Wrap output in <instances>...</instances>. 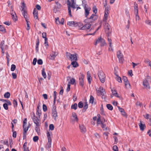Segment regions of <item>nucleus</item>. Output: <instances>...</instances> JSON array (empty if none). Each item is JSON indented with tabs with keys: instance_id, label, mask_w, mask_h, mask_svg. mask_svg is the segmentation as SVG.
Masks as SVG:
<instances>
[{
	"instance_id": "obj_27",
	"label": "nucleus",
	"mask_w": 151,
	"mask_h": 151,
	"mask_svg": "<svg viewBox=\"0 0 151 151\" xmlns=\"http://www.w3.org/2000/svg\"><path fill=\"white\" fill-rule=\"evenodd\" d=\"M106 12H105L104 17L103 19V21L104 22H106L108 17V14Z\"/></svg>"
},
{
	"instance_id": "obj_51",
	"label": "nucleus",
	"mask_w": 151,
	"mask_h": 151,
	"mask_svg": "<svg viewBox=\"0 0 151 151\" xmlns=\"http://www.w3.org/2000/svg\"><path fill=\"white\" fill-rule=\"evenodd\" d=\"M105 44H106L105 40L104 39H103V40H102V41L101 42L100 45L102 47L104 46Z\"/></svg>"
},
{
	"instance_id": "obj_36",
	"label": "nucleus",
	"mask_w": 151,
	"mask_h": 151,
	"mask_svg": "<svg viewBox=\"0 0 151 151\" xmlns=\"http://www.w3.org/2000/svg\"><path fill=\"white\" fill-rule=\"evenodd\" d=\"M45 42L44 44L45 45V46H46V47L47 48V46H48V39L47 38L45 39Z\"/></svg>"
},
{
	"instance_id": "obj_63",
	"label": "nucleus",
	"mask_w": 151,
	"mask_h": 151,
	"mask_svg": "<svg viewBox=\"0 0 151 151\" xmlns=\"http://www.w3.org/2000/svg\"><path fill=\"white\" fill-rule=\"evenodd\" d=\"M4 44V40L1 41L0 45V48L4 47L3 46Z\"/></svg>"
},
{
	"instance_id": "obj_40",
	"label": "nucleus",
	"mask_w": 151,
	"mask_h": 151,
	"mask_svg": "<svg viewBox=\"0 0 151 151\" xmlns=\"http://www.w3.org/2000/svg\"><path fill=\"white\" fill-rule=\"evenodd\" d=\"M93 10L94 13H95L94 14H96L97 13V9L96 7V6H93Z\"/></svg>"
},
{
	"instance_id": "obj_26",
	"label": "nucleus",
	"mask_w": 151,
	"mask_h": 151,
	"mask_svg": "<svg viewBox=\"0 0 151 151\" xmlns=\"http://www.w3.org/2000/svg\"><path fill=\"white\" fill-rule=\"evenodd\" d=\"M35 129L36 131L37 132L38 134L40 132V124L38 125L37 124H36V125Z\"/></svg>"
},
{
	"instance_id": "obj_2",
	"label": "nucleus",
	"mask_w": 151,
	"mask_h": 151,
	"mask_svg": "<svg viewBox=\"0 0 151 151\" xmlns=\"http://www.w3.org/2000/svg\"><path fill=\"white\" fill-rule=\"evenodd\" d=\"M71 1L72 2V4H71V2L69 0H68L67 4L69 6L68 7L69 14L70 17H72L71 10L70 7V6L73 9H75V3L74 2V0H71Z\"/></svg>"
},
{
	"instance_id": "obj_8",
	"label": "nucleus",
	"mask_w": 151,
	"mask_h": 151,
	"mask_svg": "<svg viewBox=\"0 0 151 151\" xmlns=\"http://www.w3.org/2000/svg\"><path fill=\"white\" fill-rule=\"evenodd\" d=\"M106 27L105 28V31L106 33L108 34V37L110 35L111 32V29H110V25L108 23H107L106 24Z\"/></svg>"
},
{
	"instance_id": "obj_6",
	"label": "nucleus",
	"mask_w": 151,
	"mask_h": 151,
	"mask_svg": "<svg viewBox=\"0 0 151 151\" xmlns=\"http://www.w3.org/2000/svg\"><path fill=\"white\" fill-rule=\"evenodd\" d=\"M99 89V90L96 89L97 95L98 96H104L105 93V90L101 86L100 87Z\"/></svg>"
},
{
	"instance_id": "obj_58",
	"label": "nucleus",
	"mask_w": 151,
	"mask_h": 151,
	"mask_svg": "<svg viewBox=\"0 0 151 151\" xmlns=\"http://www.w3.org/2000/svg\"><path fill=\"white\" fill-rule=\"evenodd\" d=\"M13 132V137L14 138H16L17 137V133L16 131H14V130L13 131H12Z\"/></svg>"
},
{
	"instance_id": "obj_7",
	"label": "nucleus",
	"mask_w": 151,
	"mask_h": 151,
	"mask_svg": "<svg viewBox=\"0 0 151 151\" xmlns=\"http://www.w3.org/2000/svg\"><path fill=\"white\" fill-rule=\"evenodd\" d=\"M122 80L125 83V85L126 88H130V85L129 82L128 81L127 77L125 76H123L122 78Z\"/></svg>"
},
{
	"instance_id": "obj_28",
	"label": "nucleus",
	"mask_w": 151,
	"mask_h": 151,
	"mask_svg": "<svg viewBox=\"0 0 151 151\" xmlns=\"http://www.w3.org/2000/svg\"><path fill=\"white\" fill-rule=\"evenodd\" d=\"M102 40H103V39L101 37H100V38H99L97 40L95 44V45H96L98 43H99V42H101L102 41Z\"/></svg>"
},
{
	"instance_id": "obj_22",
	"label": "nucleus",
	"mask_w": 151,
	"mask_h": 151,
	"mask_svg": "<svg viewBox=\"0 0 151 151\" xmlns=\"http://www.w3.org/2000/svg\"><path fill=\"white\" fill-rule=\"evenodd\" d=\"M72 116L74 118V121H76L77 122H78V118L75 112H73L72 113Z\"/></svg>"
},
{
	"instance_id": "obj_32",
	"label": "nucleus",
	"mask_w": 151,
	"mask_h": 151,
	"mask_svg": "<svg viewBox=\"0 0 151 151\" xmlns=\"http://www.w3.org/2000/svg\"><path fill=\"white\" fill-rule=\"evenodd\" d=\"M10 95V94L9 92H7L4 95V98L8 99L9 98Z\"/></svg>"
},
{
	"instance_id": "obj_54",
	"label": "nucleus",
	"mask_w": 151,
	"mask_h": 151,
	"mask_svg": "<svg viewBox=\"0 0 151 151\" xmlns=\"http://www.w3.org/2000/svg\"><path fill=\"white\" fill-rule=\"evenodd\" d=\"M37 64L40 65H42L43 63V61L42 59H38L37 62Z\"/></svg>"
},
{
	"instance_id": "obj_30",
	"label": "nucleus",
	"mask_w": 151,
	"mask_h": 151,
	"mask_svg": "<svg viewBox=\"0 0 151 151\" xmlns=\"http://www.w3.org/2000/svg\"><path fill=\"white\" fill-rule=\"evenodd\" d=\"M11 15H12V18L13 20L15 21H17V17L15 13H14V14H12Z\"/></svg>"
},
{
	"instance_id": "obj_43",
	"label": "nucleus",
	"mask_w": 151,
	"mask_h": 151,
	"mask_svg": "<svg viewBox=\"0 0 151 151\" xmlns=\"http://www.w3.org/2000/svg\"><path fill=\"white\" fill-rule=\"evenodd\" d=\"M70 82H68V87L66 89V91L68 92L70 90Z\"/></svg>"
},
{
	"instance_id": "obj_18",
	"label": "nucleus",
	"mask_w": 151,
	"mask_h": 151,
	"mask_svg": "<svg viewBox=\"0 0 151 151\" xmlns=\"http://www.w3.org/2000/svg\"><path fill=\"white\" fill-rule=\"evenodd\" d=\"M139 126V127L140 129L142 131H143L145 129V128L146 127L145 124H143L142 122L141 121H140Z\"/></svg>"
},
{
	"instance_id": "obj_47",
	"label": "nucleus",
	"mask_w": 151,
	"mask_h": 151,
	"mask_svg": "<svg viewBox=\"0 0 151 151\" xmlns=\"http://www.w3.org/2000/svg\"><path fill=\"white\" fill-rule=\"evenodd\" d=\"M16 67L15 65L14 64H12L11 65V70L12 71H14L16 68Z\"/></svg>"
},
{
	"instance_id": "obj_25",
	"label": "nucleus",
	"mask_w": 151,
	"mask_h": 151,
	"mask_svg": "<svg viewBox=\"0 0 151 151\" xmlns=\"http://www.w3.org/2000/svg\"><path fill=\"white\" fill-rule=\"evenodd\" d=\"M82 5L83 7L84 8L88 6V5L87 4L86 1L85 0L82 1Z\"/></svg>"
},
{
	"instance_id": "obj_15",
	"label": "nucleus",
	"mask_w": 151,
	"mask_h": 151,
	"mask_svg": "<svg viewBox=\"0 0 151 151\" xmlns=\"http://www.w3.org/2000/svg\"><path fill=\"white\" fill-rule=\"evenodd\" d=\"M117 55L119 60H122L123 59V55L120 50L118 51L117 52Z\"/></svg>"
},
{
	"instance_id": "obj_23",
	"label": "nucleus",
	"mask_w": 151,
	"mask_h": 151,
	"mask_svg": "<svg viewBox=\"0 0 151 151\" xmlns=\"http://www.w3.org/2000/svg\"><path fill=\"white\" fill-rule=\"evenodd\" d=\"M39 43V39L38 37L37 40V42L36 45V51L37 52L38 51V46Z\"/></svg>"
},
{
	"instance_id": "obj_55",
	"label": "nucleus",
	"mask_w": 151,
	"mask_h": 151,
	"mask_svg": "<svg viewBox=\"0 0 151 151\" xmlns=\"http://www.w3.org/2000/svg\"><path fill=\"white\" fill-rule=\"evenodd\" d=\"M55 3L57 6V7L58 9L60 8L61 7V4L58 2H56Z\"/></svg>"
},
{
	"instance_id": "obj_52",
	"label": "nucleus",
	"mask_w": 151,
	"mask_h": 151,
	"mask_svg": "<svg viewBox=\"0 0 151 151\" xmlns=\"http://www.w3.org/2000/svg\"><path fill=\"white\" fill-rule=\"evenodd\" d=\"M3 106L4 108L6 110H7L8 109V104L6 103H4L3 105Z\"/></svg>"
},
{
	"instance_id": "obj_10",
	"label": "nucleus",
	"mask_w": 151,
	"mask_h": 151,
	"mask_svg": "<svg viewBox=\"0 0 151 151\" xmlns=\"http://www.w3.org/2000/svg\"><path fill=\"white\" fill-rule=\"evenodd\" d=\"M84 78V76L82 75L81 77L79 78V85L83 87L84 85L83 79Z\"/></svg>"
},
{
	"instance_id": "obj_42",
	"label": "nucleus",
	"mask_w": 151,
	"mask_h": 151,
	"mask_svg": "<svg viewBox=\"0 0 151 151\" xmlns=\"http://www.w3.org/2000/svg\"><path fill=\"white\" fill-rule=\"evenodd\" d=\"M116 80L119 83H121L122 82L121 78L118 75H116Z\"/></svg>"
},
{
	"instance_id": "obj_57",
	"label": "nucleus",
	"mask_w": 151,
	"mask_h": 151,
	"mask_svg": "<svg viewBox=\"0 0 151 151\" xmlns=\"http://www.w3.org/2000/svg\"><path fill=\"white\" fill-rule=\"evenodd\" d=\"M70 82V84H73L75 82V80L74 78H72Z\"/></svg>"
},
{
	"instance_id": "obj_16",
	"label": "nucleus",
	"mask_w": 151,
	"mask_h": 151,
	"mask_svg": "<svg viewBox=\"0 0 151 151\" xmlns=\"http://www.w3.org/2000/svg\"><path fill=\"white\" fill-rule=\"evenodd\" d=\"M33 14L35 18H36V19H39L38 16V12L36 8H34V9L33 12Z\"/></svg>"
},
{
	"instance_id": "obj_50",
	"label": "nucleus",
	"mask_w": 151,
	"mask_h": 151,
	"mask_svg": "<svg viewBox=\"0 0 151 151\" xmlns=\"http://www.w3.org/2000/svg\"><path fill=\"white\" fill-rule=\"evenodd\" d=\"M49 127V129L51 130H53L54 129V126L52 124L50 125Z\"/></svg>"
},
{
	"instance_id": "obj_53",
	"label": "nucleus",
	"mask_w": 151,
	"mask_h": 151,
	"mask_svg": "<svg viewBox=\"0 0 151 151\" xmlns=\"http://www.w3.org/2000/svg\"><path fill=\"white\" fill-rule=\"evenodd\" d=\"M39 139V137L37 136H35L33 138V140L34 142H37Z\"/></svg>"
},
{
	"instance_id": "obj_9",
	"label": "nucleus",
	"mask_w": 151,
	"mask_h": 151,
	"mask_svg": "<svg viewBox=\"0 0 151 151\" xmlns=\"http://www.w3.org/2000/svg\"><path fill=\"white\" fill-rule=\"evenodd\" d=\"M91 27V24L88 22H87V23L81 27L80 29L82 30H87L90 29Z\"/></svg>"
},
{
	"instance_id": "obj_33",
	"label": "nucleus",
	"mask_w": 151,
	"mask_h": 151,
	"mask_svg": "<svg viewBox=\"0 0 151 151\" xmlns=\"http://www.w3.org/2000/svg\"><path fill=\"white\" fill-rule=\"evenodd\" d=\"M77 104L76 103H75L74 104L72 105L71 106V109L75 110L77 109Z\"/></svg>"
},
{
	"instance_id": "obj_61",
	"label": "nucleus",
	"mask_w": 151,
	"mask_h": 151,
	"mask_svg": "<svg viewBox=\"0 0 151 151\" xmlns=\"http://www.w3.org/2000/svg\"><path fill=\"white\" fill-rule=\"evenodd\" d=\"M27 118H25L23 121V127H25L26 125L27 124Z\"/></svg>"
},
{
	"instance_id": "obj_11",
	"label": "nucleus",
	"mask_w": 151,
	"mask_h": 151,
	"mask_svg": "<svg viewBox=\"0 0 151 151\" xmlns=\"http://www.w3.org/2000/svg\"><path fill=\"white\" fill-rule=\"evenodd\" d=\"M38 117L36 116H35V114L34 113H33V117L32 118V120L34 122V123L36 124V125L37 124H38V125L40 124L39 122L40 121L39 119L38 118Z\"/></svg>"
},
{
	"instance_id": "obj_17",
	"label": "nucleus",
	"mask_w": 151,
	"mask_h": 151,
	"mask_svg": "<svg viewBox=\"0 0 151 151\" xmlns=\"http://www.w3.org/2000/svg\"><path fill=\"white\" fill-rule=\"evenodd\" d=\"M79 126L81 132L84 133L86 132V128L83 125H79Z\"/></svg>"
},
{
	"instance_id": "obj_4",
	"label": "nucleus",
	"mask_w": 151,
	"mask_h": 151,
	"mask_svg": "<svg viewBox=\"0 0 151 151\" xmlns=\"http://www.w3.org/2000/svg\"><path fill=\"white\" fill-rule=\"evenodd\" d=\"M96 16V15L95 14H93L90 17L85 19L84 22H85L92 23L97 19V18L95 17Z\"/></svg>"
},
{
	"instance_id": "obj_3",
	"label": "nucleus",
	"mask_w": 151,
	"mask_h": 151,
	"mask_svg": "<svg viewBox=\"0 0 151 151\" xmlns=\"http://www.w3.org/2000/svg\"><path fill=\"white\" fill-rule=\"evenodd\" d=\"M99 78L101 82L104 83L105 79V75L102 70L99 71L98 73Z\"/></svg>"
},
{
	"instance_id": "obj_39",
	"label": "nucleus",
	"mask_w": 151,
	"mask_h": 151,
	"mask_svg": "<svg viewBox=\"0 0 151 151\" xmlns=\"http://www.w3.org/2000/svg\"><path fill=\"white\" fill-rule=\"evenodd\" d=\"M94 100V97L92 96H90V99L89 100V102L90 103L93 104V103Z\"/></svg>"
},
{
	"instance_id": "obj_13",
	"label": "nucleus",
	"mask_w": 151,
	"mask_h": 151,
	"mask_svg": "<svg viewBox=\"0 0 151 151\" xmlns=\"http://www.w3.org/2000/svg\"><path fill=\"white\" fill-rule=\"evenodd\" d=\"M143 85L147 88L150 89V87L148 81L146 79L144 80L143 82Z\"/></svg>"
},
{
	"instance_id": "obj_38",
	"label": "nucleus",
	"mask_w": 151,
	"mask_h": 151,
	"mask_svg": "<svg viewBox=\"0 0 151 151\" xmlns=\"http://www.w3.org/2000/svg\"><path fill=\"white\" fill-rule=\"evenodd\" d=\"M0 31L4 32H6V29L2 25H0Z\"/></svg>"
},
{
	"instance_id": "obj_59",
	"label": "nucleus",
	"mask_w": 151,
	"mask_h": 151,
	"mask_svg": "<svg viewBox=\"0 0 151 151\" xmlns=\"http://www.w3.org/2000/svg\"><path fill=\"white\" fill-rule=\"evenodd\" d=\"M23 128L24 131L23 133L24 134H26V133L27 132L28 129L27 128H26V127H23Z\"/></svg>"
},
{
	"instance_id": "obj_29",
	"label": "nucleus",
	"mask_w": 151,
	"mask_h": 151,
	"mask_svg": "<svg viewBox=\"0 0 151 151\" xmlns=\"http://www.w3.org/2000/svg\"><path fill=\"white\" fill-rule=\"evenodd\" d=\"M88 104H87V103L86 102L84 106L83 109V110H82L83 112H85L86 111V109L88 108Z\"/></svg>"
},
{
	"instance_id": "obj_49",
	"label": "nucleus",
	"mask_w": 151,
	"mask_h": 151,
	"mask_svg": "<svg viewBox=\"0 0 151 151\" xmlns=\"http://www.w3.org/2000/svg\"><path fill=\"white\" fill-rule=\"evenodd\" d=\"M42 109L43 111L44 112H45L47 110V106L45 104H43L42 106Z\"/></svg>"
},
{
	"instance_id": "obj_46",
	"label": "nucleus",
	"mask_w": 151,
	"mask_h": 151,
	"mask_svg": "<svg viewBox=\"0 0 151 151\" xmlns=\"http://www.w3.org/2000/svg\"><path fill=\"white\" fill-rule=\"evenodd\" d=\"M101 127L103 129L104 128L106 130V129L107 128H106V125L105 124H104V122H101Z\"/></svg>"
},
{
	"instance_id": "obj_60",
	"label": "nucleus",
	"mask_w": 151,
	"mask_h": 151,
	"mask_svg": "<svg viewBox=\"0 0 151 151\" xmlns=\"http://www.w3.org/2000/svg\"><path fill=\"white\" fill-rule=\"evenodd\" d=\"M121 113L122 115L123 116H125L126 117H127V115L126 113L125 112L124 110V111H122V112Z\"/></svg>"
},
{
	"instance_id": "obj_5",
	"label": "nucleus",
	"mask_w": 151,
	"mask_h": 151,
	"mask_svg": "<svg viewBox=\"0 0 151 151\" xmlns=\"http://www.w3.org/2000/svg\"><path fill=\"white\" fill-rule=\"evenodd\" d=\"M52 115L54 119L56 120V118L58 117V115L57 112L56 110V106L53 105L52 109Z\"/></svg>"
},
{
	"instance_id": "obj_20",
	"label": "nucleus",
	"mask_w": 151,
	"mask_h": 151,
	"mask_svg": "<svg viewBox=\"0 0 151 151\" xmlns=\"http://www.w3.org/2000/svg\"><path fill=\"white\" fill-rule=\"evenodd\" d=\"M27 142H26L23 145L24 151H29L28 147H27Z\"/></svg>"
},
{
	"instance_id": "obj_24",
	"label": "nucleus",
	"mask_w": 151,
	"mask_h": 151,
	"mask_svg": "<svg viewBox=\"0 0 151 151\" xmlns=\"http://www.w3.org/2000/svg\"><path fill=\"white\" fill-rule=\"evenodd\" d=\"M88 72H87V78L88 81V83L90 84L92 80V78L90 74H88Z\"/></svg>"
},
{
	"instance_id": "obj_62",
	"label": "nucleus",
	"mask_w": 151,
	"mask_h": 151,
	"mask_svg": "<svg viewBox=\"0 0 151 151\" xmlns=\"http://www.w3.org/2000/svg\"><path fill=\"white\" fill-rule=\"evenodd\" d=\"M12 78L13 79H15L17 78V75L15 73H12Z\"/></svg>"
},
{
	"instance_id": "obj_1",
	"label": "nucleus",
	"mask_w": 151,
	"mask_h": 151,
	"mask_svg": "<svg viewBox=\"0 0 151 151\" xmlns=\"http://www.w3.org/2000/svg\"><path fill=\"white\" fill-rule=\"evenodd\" d=\"M77 55H78V54L75 53L74 54H71L69 52H66L67 58L68 59H70L71 61L77 60Z\"/></svg>"
},
{
	"instance_id": "obj_37",
	"label": "nucleus",
	"mask_w": 151,
	"mask_h": 151,
	"mask_svg": "<svg viewBox=\"0 0 151 151\" xmlns=\"http://www.w3.org/2000/svg\"><path fill=\"white\" fill-rule=\"evenodd\" d=\"M74 23V21L68 22L67 25H69V26H73Z\"/></svg>"
},
{
	"instance_id": "obj_14",
	"label": "nucleus",
	"mask_w": 151,
	"mask_h": 151,
	"mask_svg": "<svg viewBox=\"0 0 151 151\" xmlns=\"http://www.w3.org/2000/svg\"><path fill=\"white\" fill-rule=\"evenodd\" d=\"M36 114L38 116V118H40L41 115V110L40 108V105H39L37 108V111Z\"/></svg>"
},
{
	"instance_id": "obj_64",
	"label": "nucleus",
	"mask_w": 151,
	"mask_h": 151,
	"mask_svg": "<svg viewBox=\"0 0 151 151\" xmlns=\"http://www.w3.org/2000/svg\"><path fill=\"white\" fill-rule=\"evenodd\" d=\"M42 35L43 38L44 39L47 38L46 37V34L45 32H43L42 34Z\"/></svg>"
},
{
	"instance_id": "obj_12",
	"label": "nucleus",
	"mask_w": 151,
	"mask_h": 151,
	"mask_svg": "<svg viewBox=\"0 0 151 151\" xmlns=\"http://www.w3.org/2000/svg\"><path fill=\"white\" fill-rule=\"evenodd\" d=\"M85 10V15L86 17H87L88 16L89 14V12L91 9V8L88 7L84 8Z\"/></svg>"
},
{
	"instance_id": "obj_56",
	"label": "nucleus",
	"mask_w": 151,
	"mask_h": 151,
	"mask_svg": "<svg viewBox=\"0 0 151 151\" xmlns=\"http://www.w3.org/2000/svg\"><path fill=\"white\" fill-rule=\"evenodd\" d=\"M113 149L114 151H118V147L116 145L114 146Z\"/></svg>"
},
{
	"instance_id": "obj_45",
	"label": "nucleus",
	"mask_w": 151,
	"mask_h": 151,
	"mask_svg": "<svg viewBox=\"0 0 151 151\" xmlns=\"http://www.w3.org/2000/svg\"><path fill=\"white\" fill-rule=\"evenodd\" d=\"M22 6H21V7L22 8V9L21 10L22 12H23V10L26 7L25 4L24 2L22 3Z\"/></svg>"
},
{
	"instance_id": "obj_31",
	"label": "nucleus",
	"mask_w": 151,
	"mask_h": 151,
	"mask_svg": "<svg viewBox=\"0 0 151 151\" xmlns=\"http://www.w3.org/2000/svg\"><path fill=\"white\" fill-rule=\"evenodd\" d=\"M42 75L44 78H46V75L45 71V68H44L42 70Z\"/></svg>"
},
{
	"instance_id": "obj_19",
	"label": "nucleus",
	"mask_w": 151,
	"mask_h": 151,
	"mask_svg": "<svg viewBox=\"0 0 151 151\" xmlns=\"http://www.w3.org/2000/svg\"><path fill=\"white\" fill-rule=\"evenodd\" d=\"M71 64L74 68H76L78 66V63L76 62V61H72Z\"/></svg>"
},
{
	"instance_id": "obj_21",
	"label": "nucleus",
	"mask_w": 151,
	"mask_h": 151,
	"mask_svg": "<svg viewBox=\"0 0 151 151\" xmlns=\"http://www.w3.org/2000/svg\"><path fill=\"white\" fill-rule=\"evenodd\" d=\"M111 91L114 96L118 98H120V96L118 95L117 91L116 90H111Z\"/></svg>"
},
{
	"instance_id": "obj_48",
	"label": "nucleus",
	"mask_w": 151,
	"mask_h": 151,
	"mask_svg": "<svg viewBox=\"0 0 151 151\" xmlns=\"http://www.w3.org/2000/svg\"><path fill=\"white\" fill-rule=\"evenodd\" d=\"M13 104L14 107H17V101L14 99L13 101Z\"/></svg>"
},
{
	"instance_id": "obj_41",
	"label": "nucleus",
	"mask_w": 151,
	"mask_h": 151,
	"mask_svg": "<svg viewBox=\"0 0 151 151\" xmlns=\"http://www.w3.org/2000/svg\"><path fill=\"white\" fill-rule=\"evenodd\" d=\"M47 137L48 139V141H50L51 140V138L50 137V134L49 132H47Z\"/></svg>"
},
{
	"instance_id": "obj_44",
	"label": "nucleus",
	"mask_w": 151,
	"mask_h": 151,
	"mask_svg": "<svg viewBox=\"0 0 151 151\" xmlns=\"http://www.w3.org/2000/svg\"><path fill=\"white\" fill-rule=\"evenodd\" d=\"M78 107L79 108H82L83 107V104L82 101H80L78 104Z\"/></svg>"
},
{
	"instance_id": "obj_34",
	"label": "nucleus",
	"mask_w": 151,
	"mask_h": 151,
	"mask_svg": "<svg viewBox=\"0 0 151 151\" xmlns=\"http://www.w3.org/2000/svg\"><path fill=\"white\" fill-rule=\"evenodd\" d=\"M106 107L108 109L110 110H113V107L110 104H108L106 105Z\"/></svg>"
},
{
	"instance_id": "obj_35",
	"label": "nucleus",
	"mask_w": 151,
	"mask_h": 151,
	"mask_svg": "<svg viewBox=\"0 0 151 151\" xmlns=\"http://www.w3.org/2000/svg\"><path fill=\"white\" fill-rule=\"evenodd\" d=\"M55 52H54L52 54H51L50 55V56L51 57L50 58V59H54L56 57V55L55 54Z\"/></svg>"
}]
</instances>
